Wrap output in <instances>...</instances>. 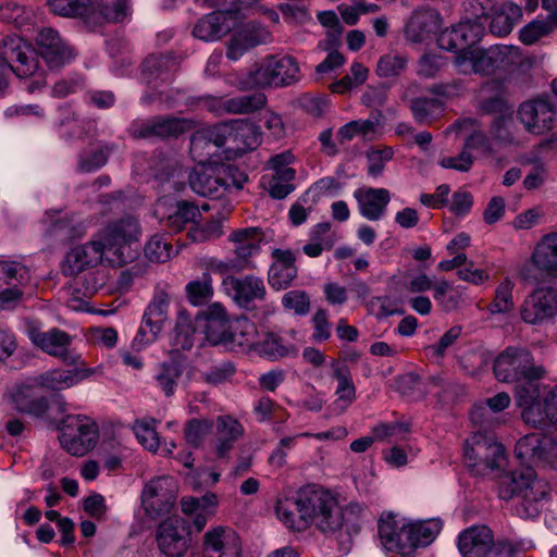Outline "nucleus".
Returning a JSON list of instances; mask_svg holds the SVG:
<instances>
[{
  "mask_svg": "<svg viewBox=\"0 0 557 557\" xmlns=\"http://www.w3.org/2000/svg\"><path fill=\"white\" fill-rule=\"evenodd\" d=\"M494 534L486 525H472L459 533L457 547L462 557H488Z\"/></svg>",
  "mask_w": 557,
  "mask_h": 557,
  "instance_id": "obj_24",
  "label": "nucleus"
},
{
  "mask_svg": "<svg viewBox=\"0 0 557 557\" xmlns=\"http://www.w3.org/2000/svg\"><path fill=\"white\" fill-rule=\"evenodd\" d=\"M223 234V222L220 219H213L203 224H196L188 231L189 238L195 243L214 240Z\"/></svg>",
  "mask_w": 557,
  "mask_h": 557,
  "instance_id": "obj_58",
  "label": "nucleus"
},
{
  "mask_svg": "<svg viewBox=\"0 0 557 557\" xmlns=\"http://www.w3.org/2000/svg\"><path fill=\"white\" fill-rule=\"evenodd\" d=\"M433 299L445 311H453L458 308L461 301L459 292L446 280L435 281L433 287Z\"/></svg>",
  "mask_w": 557,
  "mask_h": 557,
  "instance_id": "obj_52",
  "label": "nucleus"
},
{
  "mask_svg": "<svg viewBox=\"0 0 557 557\" xmlns=\"http://www.w3.org/2000/svg\"><path fill=\"white\" fill-rule=\"evenodd\" d=\"M522 9L517 3L506 1L492 8L490 32L498 37L510 34L522 18Z\"/></svg>",
  "mask_w": 557,
  "mask_h": 557,
  "instance_id": "obj_33",
  "label": "nucleus"
},
{
  "mask_svg": "<svg viewBox=\"0 0 557 557\" xmlns=\"http://www.w3.org/2000/svg\"><path fill=\"white\" fill-rule=\"evenodd\" d=\"M273 257L275 261L269 270V284L276 290L286 289L297 277L295 255L290 250L275 249Z\"/></svg>",
  "mask_w": 557,
  "mask_h": 557,
  "instance_id": "obj_30",
  "label": "nucleus"
},
{
  "mask_svg": "<svg viewBox=\"0 0 557 557\" xmlns=\"http://www.w3.org/2000/svg\"><path fill=\"white\" fill-rule=\"evenodd\" d=\"M531 259L537 269L557 275V232L546 234L541 238Z\"/></svg>",
  "mask_w": 557,
  "mask_h": 557,
  "instance_id": "obj_41",
  "label": "nucleus"
},
{
  "mask_svg": "<svg viewBox=\"0 0 557 557\" xmlns=\"http://www.w3.org/2000/svg\"><path fill=\"white\" fill-rule=\"evenodd\" d=\"M275 510L277 518L289 529L301 531L314 524L321 532L334 536L342 553L350 549L364 512L357 503L342 508L331 493L315 485L304 486L294 499L278 500Z\"/></svg>",
  "mask_w": 557,
  "mask_h": 557,
  "instance_id": "obj_1",
  "label": "nucleus"
},
{
  "mask_svg": "<svg viewBox=\"0 0 557 557\" xmlns=\"http://www.w3.org/2000/svg\"><path fill=\"white\" fill-rule=\"evenodd\" d=\"M29 280V270L20 261L0 257V287L24 284Z\"/></svg>",
  "mask_w": 557,
  "mask_h": 557,
  "instance_id": "obj_51",
  "label": "nucleus"
},
{
  "mask_svg": "<svg viewBox=\"0 0 557 557\" xmlns=\"http://www.w3.org/2000/svg\"><path fill=\"white\" fill-rule=\"evenodd\" d=\"M99 440L97 423L87 416H67L62 424L59 441L72 456H84L95 448Z\"/></svg>",
  "mask_w": 557,
  "mask_h": 557,
  "instance_id": "obj_7",
  "label": "nucleus"
},
{
  "mask_svg": "<svg viewBox=\"0 0 557 557\" xmlns=\"http://www.w3.org/2000/svg\"><path fill=\"white\" fill-rule=\"evenodd\" d=\"M190 188L203 197L221 198L225 194V183L220 165L199 164L188 175Z\"/></svg>",
  "mask_w": 557,
  "mask_h": 557,
  "instance_id": "obj_28",
  "label": "nucleus"
},
{
  "mask_svg": "<svg viewBox=\"0 0 557 557\" xmlns=\"http://www.w3.org/2000/svg\"><path fill=\"white\" fill-rule=\"evenodd\" d=\"M235 20V11H213L197 21L193 35L203 41L219 40L231 32Z\"/></svg>",
  "mask_w": 557,
  "mask_h": 557,
  "instance_id": "obj_25",
  "label": "nucleus"
},
{
  "mask_svg": "<svg viewBox=\"0 0 557 557\" xmlns=\"http://www.w3.org/2000/svg\"><path fill=\"white\" fill-rule=\"evenodd\" d=\"M409 528L411 532L412 553L416 555L418 547H423L432 543L442 529L440 520L424 521L420 523H410Z\"/></svg>",
  "mask_w": 557,
  "mask_h": 557,
  "instance_id": "obj_50",
  "label": "nucleus"
},
{
  "mask_svg": "<svg viewBox=\"0 0 557 557\" xmlns=\"http://www.w3.org/2000/svg\"><path fill=\"white\" fill-rule=\"evenodd\" d=\"M141 230L137 219L127 215L109 223L98 234L107 249V260L113 267L132 261L138 252Z\"/></svg>",
  "mask_w": 557,
  "mask_h": 557,
  "instance_id": "obj_3",
  "label": "nucleus"
},
{
  "mask_svg": "<svg viewBox=\"0 0 557 557\" xmlns=\"http://www.w3.org/2000/svg\"><path fill=\"white\" fill-rule=\"evenodd\" d=\"M556 112L546 98L524 101L518 109V119L525 131L533 135H543L553 128Z\"/></svg>",
  "mask_w": 557,
  "mask_h": 557,
  "instance_id": "obj_18",
  "label": "nucleus"
},
{
  "mask_svg": "<svg viewBox=\"0 0 557 557\" xmlns=\"http://www.w3.org/2000/svg\"><path fill=\"white\" fill-rule=\"evenodd\" d=\"M28 337L37 348L49 356L58 358L70 366H84L82 356L70 350L73 336L67 332L58 327H52L48 331L32 327L28 331Z\"/></svg>",
  "mask_w": 557,
  "mask_h": 557,
  "instance_id": "obj_10",
  "label": "nucleus"
},
{
  "mask_svg": "<svg viewBox=\"0 0 557 557\" xmlns=\"http://www.w3.org/2000/svg\"><path fill=\"white\" fill-rule=\"evenodd\" d=\"M216 134L218 147H225L226 150L236 154L245 153L256 149L261 143L259 127L246 120H231L213 125Z\"/></svg>",
  "mask_w": 557,
  "mask_h": 557,
  "instance_id": "obj_8",
  "label": "nucleus"
},
{
  "mask_svg": "<svg viewBox=\"0 0 557 557\" xmlns=\"http://www.w3.org/2000/svg\"><path fill=\"white\" fill-rule=\"evenodd\" d=\"M271 40L270 32L264 27L245 28L235 33L228 41L226 57L232 61L238 60L248 49L267 44Z\"/></svg>",
  "mask_w": 557,
  "mask_h": 557,
  "instance_id": "obj_32",
  "label": "nucleus"
},
{
  "mask_svg": "<svg viewBox=\"0 0 557 557\" xmlns=\"http://www.w3.org/2000/svg\"><path fill=\"white\" fill-rule=\"evenodd\" d=\"M521 319L529 324H540L557 315V286L535 288L523 300Z\"/></svg>",
  "mask_w": 557,
  "mask_h": 557,
  "instance_id": "obj_13",
  "label": "nucleus"
},
{
  "mask_svg": "<svg viewBox=\"0 0 557 557\" xmlns=\"http://www.w3.org/2000/svg\"><path fill=\"white\" fill-rule=\"evenodd\" d=\"M377 528L380 542L387 552L413 557L409 522L388 512L380 517Z\"/></svg>",
  "mask_w": 557,
  "mask_h": 557,
  "instance_id": "obj_11",
  "label": "nucleus"
},
{
  "mask_svg": "<svg viewBox=\"0 0 557 557\" xmlns=\"http://www.w3.org/2000/svg\"><path fill=\"white\" fill-rule=\"evenodd\" d=\"M218 147L216 134L213 125L195 132L190 138V153L199 164H203Z\"/></svg>",
  "mask_w": 557,
  "mask_h": 557,
  "instance_id": "obj_42",
  "label": "nucleus"
},
{
  "mask_svg": "<svg viewBox=\"0 0 557 557\" xmlns=\"http://www.w3.org/2000/svg\"><path fill=\"white\" fill-rule=\"evenodd\" d=\"M257 87L288 86L299 81L300 67L292 55H269L250 75Z\"/></svg>",
  "mask_w": 557,
  "mask_h": 557,
  "instance_id": "obj_9",
  "label": "nucleus"
},
{
  "mask_svg": "<svg viewBox=\"0 0 557 557\" xmlns=\"http://www.w3.org/2000/svg\"><path fill=\"white\" fill-rule=\"evenodd\" d=\"M441 26L440 14L432 10L416 11L405 28V36L411 44H422L430 39Z\"/></svg>",
  "mask_w": 557,
  "mask_h": 557,
  "instance_id": "obj_31",
  "label": "nucleus"
},
{
  "mask_svg": "<svg viewBox=\"0 0 557 557\" xmlns=\"http://www.w3.org/2000/svg\"><path fill=\"white\" fill-rule=\"evenodd\" d=\"M519 407L521 408V417L523 421L529 425L542 428L550 422V416L545 400L543 403L537 400Z\"/></svg>",
  "mask_w": 557,
  "mask_h": 557,
  "instance_id": "obj_60",
  "label": "nucleus"
},
{
  "mask_svg": "<svg viewBox=\"0 0 557 557\" xmlns=\"http://www.w3.org/2000/svg\"><path fill=\"white\" fill-rule=\"evenodd\" d=\"M359 214L368 221H380L387 212L391 191L386 188L362 186L354 190Z\"/></svg>",
  "mask_w": 557,
  "mask_h": 557,
  "instance_id": "obj_23",
  "label": "nucleus"
},
{
  "mask_svg": "<svg viewBox=\"0 0 557 557\" xmlns=\"http://www.w3.org/2000/svg\"><path fill=\"white\" fill-rule=\"evenodd\" d=\"M260 334L252 321L247 318H238L230 323L226 331H221L218 336H214V344H231L243 350H255Z\"/></svg>",
  "mask_w": 557,
  "mask_h": 557,
  "instance_id": "obj_29",
  "label": "nucleus"
},
{
  "mask_svg": "<svg viewBox=\"0 0 557 557\" xmlns=\"http://www.w3.org/2000/svg\"><path fill=\"white\" fill-rule=\"evenodd\" d=\"M107 259V249L99 236L88 243L72 248L65 256L62 271L65 275L74 276L95 268Z\"/></svg>",
  "mask_w": 557,
  "mask_h": 557,
  "instance_id": "obj_20",
  "label": "nucleus"
},
{
  "mask_svg": "<svg viewBox=\"0 0 557 557\" xmlns=\"http://www.w3.org/2000/svg\"><path fill=\"white\" fill-rule=\"evenodd\" d=\"M203 318L207 337L214 343V336H218L221 331H226L230 325L226 309L219 302L212 304L203 311Z\"/></svg>",
  "mask_w": 557,
  "mask_h": 557,
  "instance_id": "obj_48",
  "label": "nucleus"
},
{
  "mask_svg": "<svg viewBox=\"0 0 557 557\" xmlns=\"http://www.w3.org/2000/svg\"><path fill=\"white\" fill-rule=\"evenodd\" d=\"M267 103V97L262 92L242 95L227 98L224 108L227 114H249L263 108Z\"/></svg>",
  "mask_w": 557,
  "mask_h": 557,
  "instance_id": "obj_46",
  "label": "nucleus"
},
{
  "mask_svg": "<svg viewBox=\"0 0 557 557\" xmlns=\"http://www.w3.org/2000/svg\"><path fill=\"white\" fill-rule=\"evenodd\" d=\"M212 428L209 420L190 419L184 430L187 444L194 448L199 447Z\"/></svg>",
  "mask_w": 557,
  "mask_h": 557,
  "instance_id": "obj_64",
  "label": "nucleus"
},
{
  "mask_svg": "<svg viewBox=\"0 0 557 557\" xmlns=\"http://www.w3.org/2000/svg\"><path fill=\"white\" fill-rule=\"evenodd\" d=\"M180 62L172 54L149 55L143 63V78L147 84L168 82L178 70Z\"/></svg>",
  "mask_w": 557,
  "mask_h": 557,
  "instance_id": "obj_35",
  "label": "nucleus"
},
{
  "mask_svg": "<svg viewBox=\"0 0 557 557\" xmlns=\"http://www.w3.org/2000/svg\"><path fill=\"white\" fill-rule=\"evenodd\" d=\"M195 344V329L186 318H180L172 338L175 350H189Z\"/></svg>",
  "mask_w": 557,
  "mask_h": 557,
  "instance_id": "obj_63",
  "label": "nucleus"
},
{
  "mask_svg": "<svg viewBox=\"0 0 557 557\" xmlns=\"http://www.w3.org/2000/svg\"><path fill=\"white\" fill-rule=\"evenodd\" d=\"M41 57L50 67H59L74 58L73 49L52 28H44L37 36Z\"/></svg>",
  "mask_w": 557,
  "mask_h": 557,
  "instance_id": "obj_26",
  "label": "nucleus"
},
{
  "mask_svg": "<svg viewBox=\"0 0 557 557\" xmlns=\"http://www.w3.org/2000/svg\"><path fill=\"white\" fill-rule=\"evenodd\" d=\"M182 374L183 370L178 363L163 362L158 366L153 377L157 387L164 396L172 397L176 392Z\"/></svg>",
  "mask_w": 557,
  "mask_h": 557,
  "instance_id": "obj_45",
  "label": "nucleus"
},
{
  "mask_svg": "<svg viewBox=\"0 0 557 557\" xmlns=\"http://www.w3.org/2000/svg\"><path fill=\"white\" fill-rule=\"evenodd\" d=\"M193 127V122L175 116H159L132 125L131 134L135 138L177 137Z\"/></svg>",
  "mask_w": 557,
  "mask_h": 557,
  "instance_id": "obj_22",
  "label": "nucleus"
},
{
  "mask_svg": "<svg viewBox=\"0 0 557 557\" xmlns=\"http://www.w3.org/2000/svg\"><path fill=\"white\" fill-rule=\"evenodd\" d=\"M520 61V51L512 46H493L481 49L472 46L470 50L456 54L454 64L458 73L488 75L498 70H508Z\"/></svg>",
  "mask_w": 557,
  "mask_h": 557,
  "instance_id": "obj_4",
  "label": "nucleus"
},
{
  "mask_svg": "<svg viewBox=\"0 0 557 557\" xmlns=\"http://www.w3.org/2000/svg\"><path fill=\"white\" fill-rule=\"evenodd\" d=\"M462 333V327L460 325L451 326L447 332H445L440 341L436 344L430 345L425 347L426 355L434 361L440 362L446 350L453 346L456 341L460 337Z\"/></svg>",
  "mask_w": 557,
  "mask_h": 557,
  "instance_id": "obj_61",
  "label": "nucleus"
},
{
  "mask_svg": "<svg viewBox=\"0 0 557 557\" xmlns=\"http://www.w3.org/2000/svg\"><path fill=\"white\" fill-rule=\"evenodd\" d=\"M494 373L498 381L513 383L522 379H543L546 375V369L535 362L529 349L507 347L495 359Z\"/></svg>",
  "mask_w": 557,
  "mask_h": 557,
  "instance_id": "obj_5",
  "label": "nucleus"
},
{
  "mask_svg": "<svg viewBox=\"0 0 557 557\" xmlns=\"http://www.w3.org/2000/svg\"><path fill=\"white\" fill-rule=\"evenodd\" d=\"M513 287V282L508 277H506L498 284L495 290L494 300L487 307L490 313H507L515 308V301L512 296Z\"/></svg>",
  "mask_w": 557,
  "mask_h": 557,
  "instance_id": "obj_53",
  "label": "nucleus"
},
{
  "mask_svg": "<svg viewBox=\"0 0 557 557\" xmlns=\"http://www.w3.org/2000/svg\"><path fill=\"white\" fill-rule=\"evenodd\" d=\"M0 66L18 77L32 76L37 67L35 51L20 37H8L0 44Z\"/></svg>",
  "mask_w": 557,
  "mask_h": 557,
  "instance_id": "obj_12",
  "label": "nucleus"
},
{
  "mask_svg": "<svg viewBox=\"0 0 557 557\" xmlns=\"http://www.w3.org/2000/svg\"><path fill=\"white\" fill-rule=\"evenodd\" d=\"M255 350L271 360L297 354V349L293 345H284L282 338L271 332L260 334Z\"/></svg>",
  "mask_w": 557,
  "mask_h": 557,
  "instance_id": "obj_43",
  "label": "nucleus"
},
{
  "mask_svg": "<svg viewBox=\"0 0 557 557\" xmlns=\"http://www.w3.org/2000/svg\"><path fill=\"white\" fill-rule=\"evenodd\" d=\"M243 434L244 426L238 420L232 416L219 417L216 419V456L219 458L225 457Z\"/></svg>",
  "mask_w": 557,
  "mask_h": 557,
  "instance_id": "obj_38",
  "label": "nucleus"
},
{
  "mask_svg": "<svg viewBox=\"0 0 557 557\" xmlns=\"http://www.w3.org/2000/svg\"><path fill=\"white\" fill-rule=\"evenodd\" d=\"M413 119L420 124H430L443 110L442 102L434 98L412 99L409 106Z\"/></svg>",
  "mask_w": 557,
  "mask_h": 557,
  "instance_id": "obj_54",
  "label": "nucleus"
},
{
  "mask_svg": "<svg viewBox=\"0 0 557 557\" xmlns=\"http://www.w3.org/2000/svg\"><path fill=\"white\" fill-rule=\"evenodd\" d=\"M223 290L240 308L251 309L256 301L263 300L267 288L261 277L249 274L243 277L227 275L222 281Z\"/></svg>",
  "mask_w": 557,
  "mask_h": 557,
  "instance_id": "obj_16",
  "label": "nucleus"
},
{
  "mask_svg": "<svg viewBox=\"0 0 557 557\" xmlns=\"http://www.w3.org/2000/svg\"><path fill=\"white\" fill-rule=\"evenodd\" d=\"M394 157L392 147L371 148L367 151L366 158L368 162V175L377 178L385 169L386 162L391 161Z\"/></svg>",
  "mask_w": 557,
  "mask_h": 557,
  "instance_id": "obj_59",
  "label": "nucleus"
},
{
  "mask_svg": "<svg viewBox=\"0 0 557 557\" xmlns=\"http://www.w3.org/2000/svg\"><path fill=\"white\" fill-rule=\"evenodd\" d=\"M144 251L152 262H166L173 255V246L164 235L156 234L146 244Z\"/></svg>",
  "mask_w": 557,
  "mask_h": 557,
  "instance_id": "obj_56",
  "label": "nucleus"
},
{
  "mask_svg": "<svg viewBox=\"0 0 557 557\" xmlns=\"http://www.w3.org/2000/svg\"><path fill=\"white\" fill-rule=\"evenodd\" d=\"M173 479L158 476L146 483L141 492V503L146 512L151 517L169 513L175 503Z\"/></svg>",
  "mask_w": 557,
  "mask_h": 557,
  "instance_id": "obj_17",
  "label": "nucleus"
},
{
  "mask_svg": "<svg viewBox=\"0 0 557 557\" xmlns=\"http://www.w3.org/2000/svg\"><path fill=\"white\" fill-rule=\"evenodd\" d=\"M330 368L332 375L337 382L335 395L337 399L335 404H338L341 408L346 409L356 399V387L352 382L351 373L349 368L337 359L330 361Z\"/></svg>",
  "mask_w": 557,
  "mask_h": 557,
  "instance_id": "obj_39",
  "label": "nucleus"
},
{
  "mask_svg": "<svg viewBox=\"0 0 557 557\" xmlns=\"http://www.w3.org/2000/svg\"><path fill=\"white\" fill-rule=\"evenodd\" d=\"M157 544L164 556L183 557L190 545L185 519L173 516L164 520L157 531Z\"/></svg>",
  "mask_w": 557,
  "mask_h": 557,
  "instance_id": "obj_15",
  "label": "nucleus"
},
{
  "mask_svg": "<svg viewBox=\"0 0 557 557\" xmlns=\"http://www.w3.org/2000/svg\"><path fill=\"white\" fill-rule=\"evenodd\" d=\"M472 29L470 21L461 22L451 28H446L437 37V46L446 51L462 53L470 50L475 39L469 38V33Z\"/></svg>",
  "mask_w": 557,
  "mask_h": 557,
  "instance_id": "obj_36",
  "label": "nucleus"
},
{
  "mask_svg": "<svg viewBox=\"0 0 557 557\" xmlns=\"http://www.w3.org/2000/svg\"><path fill=\"white\" fill-rule=\"evenodd\" d=\"M131 0H106L97 8L91 4V12L89 14V25L101 24V21L107 23H124L132 17Z\"/></svg>",
  "mask_w": 557,
  "mask_h": 557,
  "instance_id": "obj_34",
  "label": "nucleus"
},
{
  "mask_svg": "<svg viewBox=\"0 0 557 557\" xmlns=\"http://www.w3.org/2000/svg\"><path fill=\"white\" fill-rule=\"evenodd\" d=\"M186 297L193 306H202L213 296L212 278L209 273H202L198 280L190 281L186 287Z\"/></svg>",
  "mask_w": 557,
  "mask_h": 557,
  "instance_id": "obj_49",
  "label": "nucleus"
},
{
  "mask_svg": "<svg viewBox=\"0 0 557 557\" xmlns=\"http://www.w3.org/2000/svg\"><path fill=\"white\" fill-rule=\"evenodd\" d=\"M50 10L61 16L82 17L89 24L90 0H48Z\"/></svg>",
  "mask_w": 557,
  "mask_h": 557,
  "instance_id": "obj_47",
  "label": "nucleus"
},
{
  "mask_svg": "<svg viewBox=\"0 0 557 557\" xmlns=\"http://www.w3.org/2000/svg\"><path fill=\"white\" fill-rule=\"evenodd\" d=\"M407 58L401 54L387 53L382 55L376 64V74L388 78L399 76L407 66Z\"/></svg>",
  "mask_w": 557,
  "mask_h": 557,
  "instance_id": "obj_62",
  "label": "nucleus"
},
{
  "mask_svg": "<svg viewBox=\"0 0 557 557\" xmlns=\"http://www.w3.org/2000/svg\"><path fill=\"white\" fill-rule=\"evenodd\" d=\"M498 495L505 500L520 498L517 513L522 518H534L548 499L549 485L539 479L532 468H522L499 478Z\"/></svg>",
  "mask_w": 557,
  "mask_h": 557,
  "instance_id": "obj_2",
  "label": "nucleus"
},
{
  "mask_svg": "<svg viewBox=\"0 0 557 557\" xmlns=\"http://www.w3.org/2000/svg\"><path fill=\"white\" fill-rule=\"evenodd\" d=\"M95 369L76 367L74 369L55 368L35 376L39 387L49 391H63L77 385L83 380L95 374Z\"/></svg>",
  "mask_w": 557,
  "mask_h": 557,
  "instance_id": "obj_27",
  "label": "nucleus"
},
{
  "mask_svg": "<svg viewBox=\"0 0 557 557\" xmlns=\"http://www.w3.org/2000/svg\"><path fill=\"white\" fill-rule=\"evenodd\" d=\"M525 447L531 456L557 469V438L550 436L528 435L518 443V449Z\"/></svg>",
  "mask_w": 557,
  "mask_h": 557,
  "instance_id": "obj_40",
  "label": "nucleus"
},
{
  "mask_svg": "<svg viewBox=\"0 0 557 557\" xmlns=\"http://www.w3.org/2000/svg\"><path fill=\"white\" fill-rule=\"evenodd\" d=\"M332 246L331 223L322 222L311 227L309 242L302 247V250L308 257L317 258L321 256L324 250H330Z\"/></svg>",
  "mask_w": 557,
  "mask_h": 557,
  "instance_id": "obj_44",
  "label": "nucleus"
},
{
  "mask_svg": "<svg viewBox=\"0 0 557 557\" xmlns=\"http://www.w3.org/2000/svg\"><path fill=\"white\" fill-rule=\"evenodd\" d=\"M200 216L199 208L183 201L177 203L176 210L166 219V225L173 231H181L187 223H194Z\"/></svg>",
  "mask_w": 557,
  "mask_h": 557,
  "instance_id": "obj_55",
  "label": "nucleus"
},
{
  "mask_svg": "<svg viewBox=\"0 0 557 557\" xmlns=\"http://www.w3.org/2000/svg\"><path fill=\"white\" fill-rule=\"evenodd\" d=\"M228 239L236 257L245 260L259 252L264 235L260 227H245L233 231Z\"/></svg>",
  "mask_w": 557,
  "mask_h": 557,
  "instance_id": "obj_37",
  "label": "nucleus"
},
{
  "mask_svg": "<svg viewBox=\"0 0 557 557\" xmlns=\"http://www.w3.org/2000/svg\"><path fill=\"white\" fill-rule=\"evenodd\" d=\"M169 297L163 290L157 292L143 315L141 325L133 339V346L143 349L156 341L168 318Z\"/></svg>",
  "mask_w": 557,
  "mask_h": 557,
  "instance_id": "obj_14",
  "label": "nucleus"
},
{
  "mask_svg": "<svg viewBox=\"0 0 557 557\" xmlns=\"http://www.w3.org/2000/svg\"><path fill=\"white\" fill-rule=\"evenodd\" d=\"M36 387L39 386L35 376L28 377L11 386L5 396L16 411L40 417L48 411L49 404L46 397L36 395Z\"/></svg>",
  "mask_w": 557,
  "mask_h": 557,
  "instance_id": "obj_21",
  "label": "nucleus"
},
{
  "mask_svg": "<svg viewBox=\"0 0 557 557\" xmlns=\"http://www.w3.org/2000/svg\"><path fill=\"white\" fill-rule=\"evenodd\" d=\"M133 430L136 438L146 449L150 451L158 450L160 440L156 430V420H137Z\"/></svg>",
  "mask_w": 557,
  "mask_h": 557,
  "instance_id": "obj_57",
  "label": "nucleus"
},
{
  "mask_svg": "<svg viewBox=\"0 0 557 557\" xmlns=\"http://www.w3.org/2000/svg\"><path fill=\"white\" fill-rule=\"evenodd\" d=\"M243 542L236 531L226 527L208 530L202 537V557H242Z\"/></svg>",
  "mask_w": 557,
  "mask_h": 557,
  "instance_id": "obj_19",
  "label": "nucleus"
},
{
  "mask_svg": "<svg viewBox=\"0 0 557 557\" xmlns=\"http://www.w3.org/2000/svg\"><path fill=\"white\" fill-rule=\"evenodd\" d=\"M465 456L469 467L480 475L503 470L507 465L504 446L492 435L475 432L467 441Z\"/></svg>",
  "mask_w": 557,
  "mask_h": 557,
  "instance_id": "obj_6",
  "label": "nucleus"
}]
</instances>
